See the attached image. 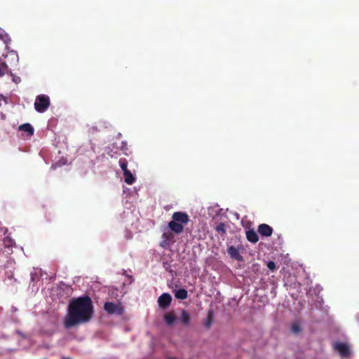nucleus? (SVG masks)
<instances>
[{"label": "nucleus", "instance_id": "393cba45", "mask_svg": "<svg viewBox=\"0 0 359 359\" xmlns=\"http://www.w3.org/2000/svg\"><path fill=\"white\" fill-rule=\"evenodd\" d=\"M167 359H177V358H174V357H168Z\"/></svg>", "mask_w": 359, "mask_h": 359}, {"label": "nucleus", "instance_id": "9d476101", "mask_svg": "<svg viewBox=\"0 0 359 359\" xmlns=\"http://www.w3.org/2000/svg\"><path fill=\"white\" fill-rule=\"evenodd\" d=\"M246 238L248 241L252 243H256L259 241V236L257 232L253 229L246 231Z\"/></svg>", "mask_w": 359, "mask_h": 359}, {"label": "nucleus", "instance_id": "a211bd4d", "mask_svg": "<svg viewBox=\"0 0 359 359\" xmlns=\"http://www.w3.org/2000/svg\"><path fill=\"white\" fill-rule=\"evenodd\" d=\"M9 39L8 34L0 28V40L3 41L4 43H7Z\"/></svg>", "mask_w": 359, "mask_h": 359}, {"label": "nucleus", "instance_id": "b1692460", "mask_svg": "<svg viewBox=\"0 0 359 359\" xmlns=\"http://www.w3.org/2000/svg\"><path fill=\"white\" fill-rule=\"evenodd\" d=\"M169 245H170V242L168 241H165L164 239H163V241L160 243L161 247H162L163 248H165Z\"/></svg>", "mask_w": 359, "mask_h": 359}, {"label": "nucleus", "instance_id": "f03ea898", "mask_svg": "<svg viewBox=\"0 0 359 359\" xmlns=\"http://www.w3.org/2000/svg\"><path fill=\"white\" fill-rule=\"evenodd\" d=\"M50 104V98L48 95L42 94L37 95L34 102V108L39 113L45 112Z\"/></svg>", "mask_w": 359, "mask_h": 359}, {"label": "nucleus", "instance_id": "f8f14e48", "mask_svg": "<svg viewBox=\"0 0 359 359\" xmlns=\"http://www.w3.org/2000/svg\"><path fill=\"white\" fill-rule=\"evenodd\" d=\"M180 320L183 325H189L190 323V315L188 313V311H187L186 310H183L180 316Z\"/></svg>", "mask_w": 359, "mask_h": 359}, {"label": "nucleus", "instance_id": "f257e3e1", "mask_svg": "<svg viewBox=\"0 0 359 359\" xmlns=\"http://www.w3.org/2000/svg\"><path fill=\"white\" fill-rule=\"evenodd\" d=\"M94 313L91 298L83 295L73 298L69 303L67 315L64 320L65 328H71L89 322Z\"/></svg>", "mask_w": 359, "mask_h": 359}, {"label": "nucleus", "instance_id": "412c9836", "mask_svg": "<svg viewBox=\"0 0 359 359\" xmlns=\"http://www.w3.org/2000/svg\"><path fill=\"white\" fill-rule=\"evenodd\" d=\"M162 238L170 243V241L174 238V235L172 232H165L162 234Z\"/></svg>", "mask_w": 359, "mask_h": 359}, {"label": "nucleus", "instance_id": "a878e982", "mask_svg": "<svg viewBox=\"0 0 359 359\" xmlns=\"http://www.w3.org/2000/svg\"><path fill=\"white\" fill-rule=\"evenodd\" d=\"M62 359H70V358H62Z\"/></svg>", "mask_w": 359, "mask_h": 359}, {"label": "nucleus", "instance_id": "6e6552de", "mask_svg": "<svg viewBox=\"0 0 359 359\" xmlns=\"http://www.w3.org/2000/svg\"><path fill=\"white\" fill-rule=\"evenodd\" d=\"M334 347L342 357H346L350 353L348 346L344 343H337Z\"/></svg>", "mask_w": 359, "mask_h": 359}, {"label": "nucleus", "instance_id": "f3484780", "mask_svg": "<svg viewBox=\"0 0 359 359\" xmlns=\"http://www.w3.org/2000/svg\"><path fill=\"white\" fill-rule=\"evenodd\" d=\"M118 163L123 172H125L126 170H129L128 169V161L125 158H120Z\"/></svg>", "mask_w": 359, "mask_h": 359}, {"label": "nucleus", "instance_id": "7ed1b4c3", "mask_svg": "<svg viewBox=\"0 0 359 359\" xmlns=\"http://www.w3.org/2000/svg\"><path fill=\"white\" fill-rule=\"evenodd\" d=\"M104 309L110 315H122L124 312V309L121 304H116L111 302H105L104 304Z\"/></svg>", "mask_w": 359, "mask_h": 359}, {"label": "nucleus", "instance_id": "39448f33", "mask_svg": "<svg viewBox=\"0 0 359 359\" xmlns=\"http://www.w3.org/2000/svg\"><path fill=\"white\" fill-rule=\"evenodd\" d=\"M171 301L172 297L169 293H163L158 299V305L163 309L168 307Z\"/></svg>", "mask_w": 359, "mask_h": 359}, {"label": "nucleus", "instance_id": "2eb2a0df", "mask_svg": "<svg viewBox=\"0 0 359 359\" xmlns=\"http://www.w3.org/2000/svg\"><path fill=\"white\" fill-rule=\"evenodd\" d=\"M175 296L178 299L184 300L187 298L188 293L185 289L182 288L176 291Z\"/></svg>", "mask_w": 359, "mask_h": 359}, {"label": "nucleus", "instance_id": "aec40b11", "mask_svg": "<svg viewBox=\"0 0 359 359\" xmlns=\"http://www.w3.org/2000/svg\"><path fill=\"white\" fill-rule=\"evenodd\" d=\"M8 70V65L4 62H0V76H4Z\"/></svg>", "mask_w": 359, "mask_h": 359}, {"label": "nucleus", "instance_id": "9b49d317", "mask_svg": "<svg viewBox=\"0 0 359 359\" xmlns=\"http://www.w3.org/2000/svg\"><path fill=\"white\" fill-rule=\"evenodd\" d=\"M20 131H23L27 133L28 135L32 136L34 135V129L30 123H24L18 127Z\"/></svg>", "mask_w": 359, "mask_h": 359}, {"label": "nucleus", "instance_id": "5701e85b", "mask_svg": "<svg viewBox=\"0 0 359 359\" xmlns=\"http://www.w3.org/2000/svg\"><path fill=\"white\" fill-rule=\"evenodd\" d=\"M267 267L272 271H273L276 269V264L273 261H269L267 262Z\"/></svg>", "mask_w": 359, "mask_h": 359}, {"label": "nucleus", "instance_id": "6ab92c4d", "mask_svg": "<svg viewBox=\"0 0 359 359\" xmlns=\"http://www.w3.org/2000/svg\"><path fill=\"white\" fill-rule=\"evenodd\" d=\"M302 329L298 323H294L291 326V332L294 334H298L301 332Z\"/></svg>", "mask_w": 359, "mask_h": 359}, {"label": "nucleus", "instance_id": "4be33fe9", "mask_svg": "<svg viewBox=\"0 0 359 359\" xmlns=\"http://www.w3.org/2000/svg\"><path fill=\"white\" fill-rule=\"evenodd\" d=\"M212 311H210L208 312V320L205 323V327L207 328H210V327L211 325V323H212Z\"/></svg>", "mask_w": 359, "mask_h": 359}, {"label": "nucleus", "instance_id": "1a4fd4ad", "mask_svg": "<svg viewBox=\"0 0 359 359\" xmlns=\"http://www.w3.org/2000/svg\"><path fill=\"white\" fill-rule=\"evenodd\" d=\"M168 227L172 231L177 234L182 233L184 230V226L182 224L177 222L174 220H172L168 223Z\"/></svg>", "mask_w": 359, "mask_h": 359}, {"label": "nucleus", "instance_id": "423d86ee", "mask_svg": "<svg viewBox=\"0 0 359 359\" xmlns=\"http://www.w3.org/2000/svg\"><path fill=\"white\" fill-rule=\"evenodd\" d=\"M227 252L231 258L239 262L243 261V256L240 254L238 249H237L236 247L233 245L229 246L227 248Z\"/></svg>", "mask_w": 359, "mask_h": 359}, {"label": "nucleus", "instance_id": "ddd939ff", "mask_svg": "<svg viewBox=\"0 0 359 359\" xmlns=\"http://www.w3.org/2000/svg\"><path fill=\"white\" fill-rule=\"evenodd\" d=\"M124 181L128 184H132L135 182V179L130 170H126L123 172Z\"/></svg>", "mask_w": 359, "mask_h": 359}, {"label": "nucleus", "instance_id": "20e7f679", "mask_svg": "<svg viewBox=\"0 0 359 359\" xmlns=\"http://www.w3.org/2000/svg\"><path fill=\"white\" fill-rule=\"evenodd\" d=\"M172 220L180 222L181 224H187L189 222V216L187 213L183 212H175L172 216Z\"/></svg>", "mask_w": 359, "mask_h": 359}, {"label": "nucleus", "instance_id": "dca6fc26", "mask_svg": "<svg viewBox=\"0 0 359 359\" xmlns=\"http://www.w3.org/2000/svg\"><path fill=\"white\" fill-rule=\"evenodd\" d=\"M215 231L221 234L222 236L226 234V225L223 222H220L219 223L215 228Z\"/></svg>", "mask_w": 359, "mask_h": 359}, {"label": "nucleus", "instance_id": "bb28decb", "mask_svg": "<svg viewBox=\"0 0 359 359\" xmlns=\"http://www.w3.org/2000/svg\"><path fill=\"white\" fill-rule=\"evenodd\" d=\"M1 266V265L0 264V267Z\"/></svg>", "mask_w": 359, "mask_h": 359}, {"label": "nucleus", "instance_id": "4468645a", "mask_svg": "<svg viewBox=\"0 0 359 359\" xmlns=\"http://www.w3.org/2000/svg\"><path fill=\"white\" fill-rule=\"evenodd\" d=\"M164 320L167 325H172L176 320V316L173 313H169L164 316Z\"/></svg>", "mask_w": 359, "mask_h": 359}, {"label": "nucleus", "instance_id": "0eeeda50", "mask_svg": "<svg viewBox=\"0 0 359 359\" xmlns=\"http://www.w3.org/2000/svg\"><path fill=\"white\" fill-rule=\"evenodd\" d=\"M257 231L259 234L266 237L271 236L273 233V229L266 224H259Z\"/></svg>", "mask_w": 359, "mask_h": 359}]
</instances>
